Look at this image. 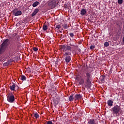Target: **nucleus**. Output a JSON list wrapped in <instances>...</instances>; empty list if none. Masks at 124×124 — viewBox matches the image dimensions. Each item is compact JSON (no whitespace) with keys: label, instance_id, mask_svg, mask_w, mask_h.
<instances>
[{"label":"nucleus","instance_id":"nucleus-1","mask_svg":"<svg viewBox=\"0 0 124 124\" xmlns=\"http://www.w3.org/2000/svg\"><path fill=\"white\" fill-rule=\"evenodd\" d=\"M8 45H9V39H6L4 40L0 47V54H2L5 52Z\"/></svg>","mask_w":124,"mask_h":124},{"label":"nucleus","instance_id":"nucleus-2","mask_svg":"<svg viewBox=\"0 0 124 124\" xmlns=\"http://www.w3.org/2000/svg\"><path fill=\"white\" fill-rule=\"evenodd\" d=\"M111 111L112 112L113 115H119V114H121V113L123 112V110H122L121 107L118 105H116L112 108Z\"/></svg>","mask_w":124,"mask_h":124},{"label":"nucleus","instance_id":"nucleus-3","mask_svg":"<svg viewBox=\"0 0 124 124\" xmlns=\"http://www.w3.org/2000/svg\"><path fill=\"white\" fill-rule=\"evenodd\" d=\"M7 100L10 103H13L15 101V96L13 94V93H10L7 94Z\"/></svg>","mask_w":124,"mask_h":124},{"label":"nucleus","instance_id":"nucleus-4","mask_svg":"<svg viewBox=\"0 0 124 124\" xmlns=\"http://www.w3.org/2000/svg\"><path fill=\"white\" fill-rule=\"evenodd\" d=\"M70 56H71V52H65L64 57L65 62H66L68 63L69 62H70V61H71V57Z\"/></svg>","mask_w":124,"mask_h":124},{"label":"nucleus","instance_id":"nucleus-5","mask_svg":"<svg viewBox=\"0 0 124 124\" xmlns=\"http://www.w3.org/2000/svg\"><path fill=\"white\" fill-rule=\"evenodd\" d=\"M85 78L87 83H88V84H91V80L92 79V74H91V72H87L86 73Z\"/></svg>","mask_w":124,"mask_h":124},{"label":"nucleus","instance_id":"nucleus-6","mask_svg":"<svg viewBox=\"0 0 124 124\" xmlns=\"http://www.w3.org/2000/svg\"><path fill=\"white\" fill-rule=\"evenodd\" d=\"M48 5L52 9L55 8V7H56V5H57V1H56V0H53L52 1L48 2Z\"/></svg>","mask_w":124,"mask_h":124},{"label":"nucleus","instance_id":"nucleus-7","mask_svg":"<svg viewBox=\"0 0 124 124\" xmlns=\"http://www.w3.org/2000/svg\"><path fill=\"white\" fill-rule=\"evenodd\" d=\"M13 14L15 16H21L22 11L18 10V9H15L13 11Z\"/></svg>","mask_w":124,"mask_h":124},{"label":"nucleus","instance_id":"nucleus-8","mask_svg":"<svg viewBox=\"0 0 124 124\" xmlns=\"http://www.w3.org/2000/svg\"><path fill=\"white\" fill-rule=\"evenodd\" d=\"M81 98H82V95L80 94H76L75 96V100H79Z\"/></svg>","mask_w":124,"mask_h":124},{"label":"nucleus","instance_id":"nucleus-9","mask_svg":"<svg viewBox=\"0 0 124 124\" xmlns=\"http://www.w3.org/2000/svg\"><path fill=\"white\" fill-rule=\"evenodd\" d=\"M12 57V52L11 51H9L7 52L6 53V58L8 59L9 58H11Z\"/></svg>","mask_w":124,"mask_h":124},{"label":"nucleus","instance_id":"nucleus-10","mask_svg":"<svg viewBox=\"0 0 124 124\" xmlns=\"http://www.w3.org/2000/svg\"><path fill=\"white\" fill-rule=\"evenodd\" d=\"M39 11V9H38V8L35 9L34 12L31 14L32 17H33V16H35V15H36V14L38 13Z\"/></svg>","mask_w":124,"mask_h":124},{"label":"nucleus","instance_id":"nucleus-11","mask_svg":"<svg viewBox=\"0 0 124 124\" xmlns=\"http://www.w3.org/2000/svg\"><path fill=\"white\" fill-rule=\"evenodd\" d=\"M86 13H87V10L85 9H82L80 11V15H81L82 16H84V15H85V14H86Z\"/></svg>","mask_w":124,"mask_h":124},{"label":"nucleus","instance_id":"nucleus-12","mask_svg":"<svg viewBox=\"0 0 124 124\" xmlns=\"http://www.w3.org/2000/svg\"><path fill=\"white\" fill-rule=\"evenodd\" d=\"M12 62V61L11 60H9L7 62H4L3 64V65L4 66H8V65H9V64H10Z\"/></svg>","mask_w":124,"mask_h":124},{"label":"nucleus","instance_id":"nucleus-13","mask_svg":"<svg viewBox=\"0 0 124 124\" xmlns=\"http://www.w3.org/2000/svg\"><path fill=\"white\" fill-rule=\"evenodd\" d=\"M17 45H18V43L16 42H14L12 43L11 46L12 47V48H16V47H17Z\"/></svg>","mask_w":124,"mask_h":124},{"label":"nucleus","instance_id":"nucleus-14","mask_svg":"<svg viewBox=\"0 0 124 124\" xmlns=\"http://www.w3.org/2000/svg\"><path fill=\"white\" fill-rule=\"evenodd\" d=\"M107 103L108 106L111 107V106H113V103H114V102L111 100H108Z\"/></svg>","mask_w":124,"mask_h":124},{"label":"nucleus","instance_id":"nucleus-15","mask_svg":"<svg viewBox=\"0 0 124 124\" xmlns=\"http://www.w3.org/2000/svg\"><path fill=\"white\" fill-rule=\"evenodd\" d=\"M88 124H96L95 121L93 119H90L88 122Z\"/></svg>","mask_w":124,"mask_h":124},{"label":"nucleus","instance_id":"nucleus-16","mask_svg":"<svg viewBox=\"0 0 124 124\" xmlns=\"http://www.w3.org/2000/svg\"><path fill=\"white\" fill-rule=\"evenodd\" d=\"M10 89L11 91H15V83H13V85L10 86Z\"/></svg>","mask_w":124,"mask_h":124},{"label":"nucleus","instance_id":"nucleus-17","mask_svg":"<svg viewBox=\"0 0 124 124\" xmlns=\"http://www.w3.org/2000/svg\"><path fill=\"white\" fill-rule=\"evenodd\" d=\"M38 5H39V2L36 1L32 4V6L33 7H36Z\"/></svg>","mask_w":124,"mask_h":124},{"label":"nucleus","instance_id":"nucleus-18","mask_svg":"<svg viewBox=\"0 0 124 124\" xmlns=\"http://www.w3.org/2000/svg\"><path fill=\"white\" fill-rule=\"evenodd\" d=\"M71 49H72V47H71L67 45H66V51H71Z\"/></svg>","mask_w":124,"mask_h":124},{"label":"nucleus","instance_id":"nucleus-19","mask_svg":"<svg viewBox=\"0 0 124 124\" xmlns=\"http://www.w3.org/2000/svg\"><path fill=\"white\" fill-rule=\"evenodd\" d=\"M43 31H47L48 30V26L44 25L43 27Z\"/></svg>","mask_w":124,"mask_h":124},{"label":"nucleus","instance_id":"nucleus-20","mask_svg":"<svg viewBox=\"0 0 124 124\" xmlns=\"http://www.w3.org/2000/svg\"><path fill=\"white\" fill-rule=\"evenodd\" d=\"M73 99H74V98L73 97V94H71L69 98V101H73Z\"/></svg>","mask_w":124,"mask_h":124},{"label":"nucleus","instance_id":"nucleus-21","mask_svg":"<svg viewBox=\"0 0 124 124\" xmlns=\"http://www.w3.org/2000/svg\"><path fill=\"white\" fill-rule=\"evenodd\" d=\"M79 84L82 86L84 84V83H85V81L84 80V79H80L79 81Z\"/></svg>","mask_w":124,"mask_h":124},{"label":"nucleus","instance_id":"nucleus-22","mask_svg":"<svg viewBox=\"0 0 124 124\" xmlns=\"http://www.w3.org/2000/svg\"><path fill=\"white\" fill-rule=\"evenodd\" d=\"M20 79L22 80V81L26 80V77L25 76H22L20 78Z\"/></svg>","mask_w":124,"mask_h":124},{"label":"nucleus","instance_id":"nucleus-23","mask_svg":"<svg viewBox=\"0 0 124 124\" xmlns=\"http://www.w3.org/2000/svg\"><path fill=\"white\" fill-rule=\"evenodd\" d=\"M34 116L35 117V118H36V119L39 118V115L38 114V113H37V112L35 113L34 114Z\"/></svg>","mask_w":124,"mask_h":124},{"label":"nucleus","instance_id":"nucleus-24","mask_svg":"<svg viewBox=\"0 0 124 124\" xmlns=\"http://www.w3.org/2000/svg\"><path fill=\"white\" fill-rule=\"evenodd\" d=\"M62 48L63 49V51H66V46L62 45Z\"/></svg>","mask_w":124,"mask_h":124},{"label":"nucleus","instance_id":"nucleus-25","mask_svg":"<svg viewBox=\"0 0 124 124\" xmlns=\"http://www.w3.org/2000/svg\"><path fill=\"white\" fill-rule=\"evenodd\" d=\"M67 45H68V46H70V47H72V48H73L75 46H74L73 44H71V43H69Z\"/></svg>","mask_w":124,"mask_h":124},{"label":"nucleus","instance_id":"nucleus-26","mask_svg":"<svg viewBox=\"0 0 124 124\" xmlns=\"http://www.w3.org/2000/svg\"><path fill=\"white\" fill-rule=\"evenodd\" d=\"M104 46L105 47H108V46H109V43H108V42H106L104 43Z\"/></svg>","mask_w":124,"mask_h":124},{"label":"nucleus","instance_id":"nucleus-27","mask_svg":"<svg viewBox=\"0 0 124 124\" xmlns=\"http://www.w3.org/2000/svg\"><path fill=\"white\" fill-rule=\"evenodd\" d=\"M61 28H62V27L60 25H57L56 26V29H58L59 30L61 29Z\"/></svg>","mask_w":124,"mask_h":124},{"label":"nucleus","instance_id":"nucleus-28","mask_svg":"<svg viewBox=\"0 0 124 124\" xmlns=\"http://www.w3.org/2000/svg\"><path fill=\"white\" fill-rule=\"evenodd\" d=\"M119 4H122L123 3V0H118Z\"/></svg>","mask_w":124,"mask_h":124},{"label":"nucleus","instance_id":"nucleus-29","mask_svg":"<svg viewBox=\"0 0 124 124\" xmlns=\"http://www.w3.org/2000/svg\"><path fill=\"white\" fill-rule=\"evenodd\" d=\"M70 36H71V37H73L74 36V34H73V33L71 32L69 33Z\"/></svg>","mask_w":124,"mask_h":124},{"label":"nucleus","instance_id":"nucleus-30","mask_svg":"<svg viewBox=\"0 0 124 124\" xmlns=\"http://www.w3.org/2000/svg\"><path fill=\"white\" fill-rule=\"evenodd\" d=\"M91 50H93V48H95L94 46H91L90 47Z\"/></svg>","mask_w":124,"mask_h":124},{"label":"nucleus","instance_id":"nucleus-31","mask_svg":"<svg viewBox=\"0 0 124 124\" xmlns=\"http://www.w3.org/2000/svg\"><path fill=\"white\" fill-rule=\"evenodd\" d=\"M33 50L35 51V52H37V51H38V48H37V47H33Z\"/></svg>","mask_w":124,"mask_h":124},{"label":"nucleus","instance_id":"nucleus-32","mask_svg":"<svg viewBox=\"0 0 124 124\" xmlns=\"http://www.w3.org/2000/svg\"><path fill=\"white\" fill-rule=\"evenodd\" d=\"M46 124H53V122L52 121H47Z\"/></svg>","mask_w":124,"mask_h":124},{"label":"nucleus","instance_id":"nucleus-33","mask_svg":"<svg viewBox=\"0 0 124 124\" xmlns=\"http://www.w3.org/2000/svg\"><path fill=\"white\" fill-rule=\"evenodd\" d=\"M18 89H19V86L15 84V90H18Z\"/></svg>","mask_w":124,"mask_h":124},{"label":"nucleus","instance_id":"nucleus-34","mask_svg":"<svg viewBox=\"0 0 124 124\" xmlns=\"http://www.w3.org/2000/svg\"><path fill=\"white\" fill-rule=\"evenodd\" d=\"M122 45H124V36L123 38V41L122 42Z\"/></svg>","mask_w":124,"mask_h":124},{"label":"nucleus","instance_id":"nucleus-35","mask_svg":"<svg viewBox=\"0 0 124 124\" xmlns=\"http://www.w3.org/2000/svg\"><path fill=\"white\" fill-rule=\"evenodd\" d=\"M54 102L55 104H58V103H59L58 101H55V100L54 101Z\"/></svg>","mask_w":124,"mask_h":124},{"label":"nucleus","instance_id":"nucleus-36","mask_svg":"<svg viewBox=\"0 0 124 124\" xmlns=\"http://www.w3.org/2000/svg\"><path fill=\"white\" fill-rule=\"evenodd\" d=\"M64 27L65 29H67V25H65L64 26Z\"/></svg>","mask_w":124,"mask_h":124},{"label":"nucleus","instance_id":"nucleus-37","mask_svg":"<svg viewBox=\"0 0 124 124\" xmlns=\"http://www.w3.org/2000/svg\"><path fill=\"white\" fill-rule=\"evenodd\" d=\"M109 73H112V70H110V71H109Z\"/></svg>","mask_w":124,"mask_h":124},{"label":"nucleus","instance_id":"nucleus-38","mask_svg":"<svg viewBox=\"0 0 124 124\" xmlns=\"http://www.w3.org/2000/svg\"><path fill=\"white\" fill-rule=\"evenodd\" d=\"M15 36H16V34L15 35Z\"/></svg>","mask_w":124,"mask_h":124}]
</instances>
